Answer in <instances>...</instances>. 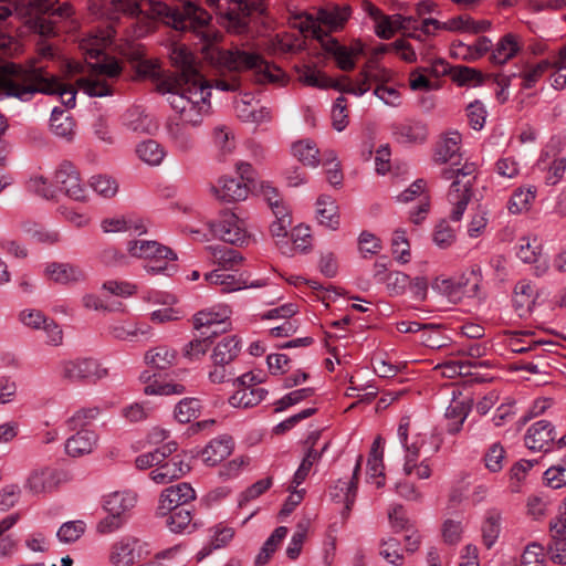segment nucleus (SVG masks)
Instances as JSON below:
<instances>
[{
	"instance_id": "obj_1",
	"label": "nucleus",
	"mask_w": 566,
	"mask_h": 566,
	"mask_svg": "<svg viewBox=\"0 0 566 566\" xmlns=\"http://www.w3.org/2000/svg\"><path fill=\"white\" fill-rule=\"evenodd\" d=\"M90 10L96 15L109 19H113L112 14L115 12L129 15L144 13L176 30L193 32L205 43L202 50L206 56L231 71L252 70L260 83H279L283 78L282 70L268 63L260 54L239 49L223 51L214 46L220 33L211 25V15L190 0L185 1L181 10L155 0H145L142 3L135 0H90Z\"/></svg>"
},
{
	"instance_id": "obj_2",
	"label": "nucleus",
	"mask_w": 566,
	"mask_h": 566,
	"mask_svg": "<svg viewBox=\"0 0 566 566\" xmlns=\"http://www.w3.org/2000/svg\"><path fill=\"white\" fill-rule=\"evenodd\" d=\"M170 60L177 72L163 84V91L185 124L199 126L210 114L211 87L199 72L198 63L188 48L175 44L170 49Z\"/></svg>"
},
{
	"instance_id": "obj_3",
	"label": "nucleus",
	"mask_w": 566,
	"mask_h": 566,
	"mask_svg": "<svg viewBox=\"0 0 566 566\" xmlns=\"http://www.w3.org/2000/svg\"><path fill=\"white\" fill-rule=\"evenodd\" d=\"M36 93L57 94L66 107L75 106L76 91L61 83L40 62H30L25 66L10 64L0 69V98L13 96L27 102Z\"/></svg>"
},
{
	"instance_id": "obj_4",
	"label": "nucleus",
	"mask_w": 566,
	"mask_h": 566,
	"mask_svg": "<svg viewBox=\"0 0 566 566\" xmlns=\"http://www.w3.org/2000/svg\"><path fill=\"white\" fill-rule=\"evenodd\" d=\"M115 34L116 30L107 28L80 41L90 73L78 78L77 84L90 96L104 97L113 94L112 83L119 76L122 67L115 59L104 55V50L112 43Z\"/></svg>"
},
{
	"instance_id": "obj_5",
	"label": "nucleus",
	"mask_w": 566,
	"mask_h": 566,
	"mask_svg": "<svg viewBox=\"0 0 566 566\" xmlns=\"http://www.w3.org/2000/svg\"><path fill=\"white\" fill-rule=\"evenodd\" d=\"M220 17L221 24L228 31L242 33L245 31L249 17L265 12L264 0H211Z\"/></svg>"
},
{
	"instance_id": "obj_6",
	"label": "nucleus",
	"mask_w": 566,
	"mask_h": 566,
	"mask_svg": "<svg viewBox=\"0 0 566 566\" xmlns=\"http://www.w3.org/2000/svg\"><path fill=\"white\" fill-rule=\"evenodd\" d=\"M474 172V164H464L461 168H444L442 170L443 179L453 180L448 192V200L453 206L450 218L455 222L462 219L471 200Z\"/></svg>"
},
{
	"instance_id": "obj_7",
	"label": "nucleus",
	"mask_w": 566,
	"mask_h": 566,
	"mask_svg": "<svg viewBox=\"0 0 566 566\" xmlns=\"http://www.w3.org/2000/svg\"><path fill=\"white\" fill-rule=\"evenodd\" d=\"M127 252L130 256L148 260L156 264H147L146 271L150 274L171 275L176 272L175 264L167 261H176L177 254L168 247L155 240H132L127 243Z\"/></svg>"
},
{
	"instance_id": "obj_8",
	"label": "nucleus",
	"mask_w": 566,
	"mask_h": 566,
	"mask_svg": "<svg viewBox=\"0 0 566 566\" xmlns=\"http://www.w3.org/2000/svg\"><path fill=\"white\" fill-rule=\"evenodd\" d=\"M349 14L350 9L346 6L326 4L319 8L315 15L305 14L302 17L300 29L303 33L322 40L327 32L343 28Z\"/></svg>"
},
{
	"instance_id": "obj_9",
	"label": "nucleus",
	"mask_w": 566,
	"mask_h": 566,
	"mask_svg": "<svg viewBox=\"0 0 566 566\" xmlns=\"http://www.w3.org/2000/svg\"><path fill=\"white\" fill-rule=\"evenodd\" d=\"M151 553L150 544L135 535L117 536L108 546L106 560L109 566H136Z\"/></svg>"
},
{
	"instance_id": "obj_10",
	"label": "nucleus",
	"mask_w": 566,
	"mask_h": 566,
	"mask_svg": "<svg viewBox=\"0 0 566 566\" xmlns=\"http://www.w3.org/2000/svg\"><path fill=\"white\" fill-rule=\"evenodd\" d=\"M61 379L76 384L91 382L96 384L108 377V368L93 357H75L61 360L56 367Z\"/></svg>"
},
{
	"instance_id": "obj_11",
	"label": "nucleus",
	"mask_w": 566,
	"mask_h": 566,
	"mask_svg": "<svg viewBox=\"0 0 566 566\" xmlns=\"http://www.w3.org/2000/svg\"><path fill=\"white\" fill-rule=\"evenodd\" d=\"M410 418L402 417L397 429V437L405 450L402 471L405 475H416L418 479L426 480L431 476L432 470L428 459L419 460L420 448L423 444L421 437H415L409 443Z\"/></svg>"
},
{
	"instance_id": "obj_12",
	"label": "nucleus",
	"mask_w": 566,
	"mask_h": 566,
	"mask_svg": "<svg viewBox=\"0 0 566 566\" xmlns=\"http://www.w3.org/2000/svg\"><path fill=\"white\" fill-rule=\"evenodd\" d=\"M263 379L253 373H247L238 377L233 386L234 392L229 397V403L233 408L248 409L258 406L268 396V390L256 387Z\"/></svg>"
},
{
	"instance_id": "obj_13",
	"label": "nucleus",
	"mask_w": 566,
	"mask_h": 566,
	"mask_svg": "<svg viewBox=\"0 0 566 566\" xmlns=\"http://www.w3.org/2000/svg\"><path fill=\"white\" fill-rule=\"evenodd\" d=\"M209 227L213 235L224 242L242 245L249 241L244 220L230 210L222 211Z\"/></svg>"
},
{
	"instance_id": "obj_14",
	"label": "nucleus",
	"mask_w": 566,
	"mask_h": 566,
	"mask_svg": "<svg viewBox=\"0 0 566 566\" xmlns=\"http://www.w3.org/2000/svg\"><path fill=\"white\" fill-rule=\"evenodd\" d=\"M61 483L60 472L50 465H38L29 471L23 490L34 496H44L54 492Z\"/></svg>"
},
{
	"instance_id": "obj_15",
	"label": "nucleus",
	"mask_w": 566,
	"mask_h": 566,
	"mask_svg": "<svg viewBox=\"0 0 566 566\" xmlns=\"http://www.w3.org/2000/svg\"><path fill=\"white\" fill-rule=\"evenodd\" d=\"M247 182L232 176H221L210 186L211 195L219 201L231 203L243 201L249 196Z\"/></svg>"
},
{
	"instance_id": "obj_16",
	"label": "nucleus",
	"mask_w": 566,
	"mask_h": 566,
	"mask_svg": "<svg viewBox=\"0 0 566 566\" xmlns=\"http://www.w3.org/2000/svg\"><path fill=\"white\" fill-rule=\"evenodd\" d=\"M196 493L189 483L182 482L165 489L159 497L158 515H167L172 510L195 500Z\"/></svg>"
},
{
	"instance_id": "obj_17",
	"label": "nucleus",
	"mask_w": 566,
	"mask_h": 566,
	"mask_svg": "<svg viewBox=\"0 0 566 566\" xmlns=\"http://www.w3.org/2000/svg\"><path fill=\"white\" fill-rule=\"evenodd\" d=\"M392 139L405 146L419 145L428 138V127L419 120H403L390 126Z\"/></svg>"
},
{
	"instance_id": "obj_18",
	"label": "nucleus",
	"mask_w": 566,
	"mask_h": 566,
	"mask_svg": "<svg viewBox=\"0 0 566 566\" xmlns=\"http://www.w3.org/2000/svg\"><path fill=\"white\" fill-rule=\"evenodd\" d=\"M48 281L59 285H73L84 281V271L76 264L69 262H49L43 269Z\"/></svg>"
},
{
	"instance_id": "obj_19",
	"label": "nucleus",
	"mask_w": 566,
	"mask_h": 566,
	"mask_svg": "<svg viewBox=\"0 0 566 566\" xmlns=\"http://www.w3.org/2000/svg\"><path fill=\"white\" fill-rule=\"evenodd\" d=\"M55 181L67 197L77 201L85 199L86 192L81 182L80 174L72 163L64 161L59 166L55 172Z\"/></svg>"
},
{
	"instance_id": "obj_20",
	"label": "nucleus",
	"mask_w": 566,
	"mask_h": 566,
	"mask_svg": "<svg viewBox=\"0 0 566 566\" xmlns=\"http://www.w3.org/2000/svg\"><path fill=\"white\" fill-rule=\"evenodd\" d=\"M369 15L374 22V29L377 36L386 40L392 38L397 31L403 32V29L407 28V23L411 21V17H405L401 14H384L376 7H370Z\"/></svg>"
},
{
	"instance_id": "obj_21",
	"label": "nucleus",
	"mask_w": 566,
	"mask_h": 566,
	"mask_svg": "<svg viewBox=\"0 0 566 566\" xmlns=\"http://www.w3.org/2000/svg\"><path fill=\"white\" fill-rule=\"evenodd\" d=\"M101 229L104 233H123L129 232L134 234L147 233L148 227L146 221L134 214H117L104 218L101 221Z\"/></svg>"
},
{
	"instance_id": "obj_22",
	"label": "nucleus",
	"mask_w": 566,
	"mask_h": 566,
	"mask_svg": "<svg viewBox=\"0 0 566 566\" xmlns=\"http://www.w3.org/2000/svg\"><path fill=\"white\" fill-rule=\"evenodd\" d=\"M324 45L326 52L334 57L338 67L343 71L353 70L357 59L364 54V44L359 41H355L349 46H346L334 39H329Z\"/></svg>"
},
{
	"instance_id": "obj_23",
	"label": "nucleus",
	"mask_w": 566,
	"mask_h": 566,
	"mask_svg": "<svg viewBox=\"0 0 566 566\" xmlns=\"http://www.w3.org/2000/svg\"><path fill=\"white\" fill-rule=\"evenodd\" d=\"M555 436L554 426L547 420H539L527 429L524 443L530 450L547 452L555 441Z\"/></svg>"
},
{
	"instance_id": "obj_24",
	"label": "nucleus",
	"mask_w": 566,
	"mask_h": 566,
	"mask_svg": "<svg viewBox=\"0 0 566 566\" xmlns=\"http://www.w3.org/2000/svg\"><path fill=\"white\" fill-rule=\"evenodd\" d=\"M230 270L216 269L205 274V280L210 285L221 286L222 292H234L248 287H262L266 284L264 280L253 281L248 283L247 281L238 277L234 273H230Z\"/></svg>"
},
{
	"instance_id": "obj_25",
	"label": "nucleus",
	"mask_w": 566,
	"mask_h": 566,
	"mask_svg": "<svg viewBox=\"0 0 566 566\" xmlns=\"http://www.w3.org/2000/svg\"><path fill=\"white\" fill-rule=\"evenodd\" d=\"M516 254L524 263L534 264L535 275L543 276L548 272L549 263L543 258L542 245L536 239L522 238L517 245Z\"/></svg>"
},
{
	"instance_id": "obj_26",
	"label": "nucleus",
	"mask_w": 566,
	"mask_h": 566,
	"mask_svg": "<svg viewBox=\"0 0 566 566\" xmlns=\"http://www.w3.org/2000/svg\"><path fill=\"white\" fill-rule=\"evenodd\" d=\"M190 471V465L180 455L165 459L150 472V479L157 484H168Z\"/></svg>"
},
{
	"instance_id": "obj_27",
	"label": "nucleus",
	"mask_w": 566,
	"mask_h": 566,
	"mask_svg": "<svg viewBox=\"0 0 566 566\" xmlns=\"http://www.w3.org/2000/svg\"><path fill=\"white\" fill-rule=\"evenodd\" d=\"M523 45L524 41L521 34L514 32L504 34L499 39L492 50V63L499 65L505 64L522 51Z\"/></svg>"
},
{
	"instance_id": "obj_28",
	"label": "nucleus",
	"mask_w": 566,
	"mask_h": 566,
	"mask_svg": "<svg viewBox=\"0 0 566 566\" xmlns=\"http://www.w3.org/2000/svg\"><path fill=\"white\" fill-rule=\"evenodd\" d=\"M212 145L216 158L220 163L229 161L235 154L237 142L234 132L230 126L217 125L212 129Z\"/></svg>"
},
{
	"instance_id": "obj_29",
	"label": "nucleus",
	"mask_w": 566,
	"mask_h": 566,
	"mask_svg": "<svg viewBox=\"0 0 566 566\" xmlns=\"http://www.w3.org/2000/svg\"><path fill=\"white\" fill-rule=\"evenodd\" d=\"M231 310L227 305H217L207 310L199 311L193 316V326L196 329L212 328L222 326L220 331H226ZM219 329H213L212 334H217Z\"/></svg>"
},
{
	"instance_id": "obj_30",
	"label": "nucleus",
	"mask_w": 566,
	"mask_h": 566,
	"mask_svg": "<svg viewBox=\"0 0 566 566\" xmlns=\"http://www.w3.org/2000/svg\"><path fill=\"white\" fill-rule=\"evenodd\" d=\"M98 434L94 430L81 429L65 441V452L70 457L78 458L90 454L97 446Z\"/></svg>"
},
{
	"instance_id": "obj_31",
	"label": "nucleus",
	"mask_w": 566,
	"mask_h": 566,
	"mask_svg": "<svg viewBox=\"0 0 566 566\" xmlns=\"http://www.w3.org/2000/svg\"><path fill=\"white\" fill-rule=\"evenodd\" d=\"M108 332L119 340H134L139 337L148 339L153 336V328L149 325L133 321H114L109 324Z\"/></svg>"
},
{
	"instance_id": "obj_32",
	"label": "nucleus",
	"mask_w": 566,
	"mask_h": 566,
	"mask_svg": "<svg viewBox=\"0 0 566 566\" xmlns=\"http://www.w3.org/2000/svg\"><path fill=\"white\" fill-rule=\"evenodd\" d=\"M538 296L536 286L526 280L516 283L513 306L520 317H526L533 311Z\"/></svg>"
},
{
	"instance_id": "obj_33",
	"label": "nucleus",
	"mask_w": 566,
	"mask_h": 566,
	"mask_svg": "<svg viewBox=\"0 0 566 566\" xmlns=\"http://www.w3.org/2000/svg\"><path fill=\"white\" fill-rule=\"evenodd\" d=\"M233 450L232 438L223 434L212 439L200 452L203 463L214 467L228 458Z\"/></svg>"
},
{
	"instance_id": "obj_34",
	"label": "nucleus",
	"mask_w": 566,
	"mask_h": 566,
	"mask_svg": "<svg viewBox=\"0 0 566 566\" xmlns=\"http://www.w3.org/2000/svg\"><path fill=\"white\" fill-rule=\"evenodd\" d=\"M137 502V495L129 490L114 491L103 497V507L108 514L124 517Z\"/></svg>"
},
{
	"instance_id": "obj_35",
	"label": "nucleus",
	"mask_w": 566,
	"mask_h": 566,
	"mask_svg": "<svg viewBox=\"0 0 566 566\" xmlns=\"http://www.w3.org/2000/svg\"><path fill=\"white\" fill-rule=\"evenodd\" d=\"M384 441L380 437H377L373 442L367 460L368 482L375 484L377 488L384 486Z\"/></svg>"
},
{
	"instance_id": "obj_36",
	"label": "nucleus",
	"mask_w": 566,
	"mask_h": 566,
	"mask_svg": "<svg viewBox=\"0 0 566 566\" xmlns=\"http://www.w3.org/2000/svg\"><path fill=\"white\" fill-rule=\"evenodd\" d=\"M462 136L457 130L442 135L437 143L433 159L438 164H446L452 160L460 151Z\"/></svg>"
},
{
	"instance_id": "obj_37",
	"label": "nucleus",
	"mask_w": 566,
	"mask_h": 566,
	"mask_svg": "<svg viewBox=\"0 0 566 566\" xmlns=\"http://www.w3.org/2000/svg\"><path fill=\"white\" fill-rule=\"evenodd\" d=\"M316 219L321 226L331 230L339 228V213L336 200L327 195H322L316 201Z\"/></svg>"
},
{
	"instance_id": "obj_38",
	"label": "nucleus",
	"mask_w": 566,
	"mask_h": 566,
	"mask_svg": "<svg viewBox=\"0 0 566 566\" xmlns=\"http://www.w3.org/2000/svg\"><path fill=\"white\" fill-rule=\"evenodd\" d=\"M50 129L54 136L67 143L75 137V123L73 117L63 109L54 107L50 118Z\"/></svg>"
},
{
	"instance_id": "obj_39",
	"label": "nucleus",
	"mask_w": 566,
	"mask_h": 566,
	"mask_svg": "<svg viewBox=\"0 0 566 566\" xmlns=\"http://www.w3.org/2000/svg\"><path fill=\"white\" fill-rule=\"evenodd\" d=\"M467 284L468 279L462 275L454 277H437L431 286L433 291L455 303L462 298Z\"/></svg>"
},
{
	"instance_id": "obj_40",
	"label": "nucleus",
	"mask_w": 566,
	"mask_h": 566,
	"mask_svg": "<svg viewBox=\"0 0 566 566\" xmlns=\"http://www.w3.org/2000/svg\"><path fill=\"white\" fill-rule=\"evenodd\" d=\"M139 379L145 384L144 392L149 396H171L186 392V387L182 384L163 380L151 381V375L147 370L140 374Z\"/></svg>"
},
{
	"instance_id": "obj_41",
	"label": "nucleus",
	"mask_w": 566,
	"mask_h": 566,
	"mask_svg": "<svg viewBox=\"0 0 566 566\" xmlns=\"http://www.w3.org/2000/svg\"><path fill=\"white\" fill-rule=\"evenodd\" d=\"M206 250L212 258V262L218 265L217 269L235 270L243 261L242 255L237 250L224 245H209Z\"/></svg>"
},
{
	"instance_id": "obj_42",
	"label": "nucleus",
	"mask_w": 566,
	"mask_h": 566,
	"mask_svg": "<svg viewBox=\"0 0 566 566\" xmlns=\"http://www.w3.org/2000/svg\"><path fill=\"white\" fill-rule=\"evenodd\" d=\"M241 350V342L237 336H226L214 346L211 359L213 364L230 365Z\"/></svg>"
},
{
	"instance_id": "obj_43",
	"label": "nucleus",
	"mask_w": 566,
	"mask_h": 566,
	"mask_svg": "<svg viewBox=\"0 0 566 566\" xmlns=\"http://www.w3.org/2000/svg\"><path fill=\"white\" fill-rule=\"evenodd\" d=\"M374 276L377 282L385 284L387 293L390 296L402 295L410 284L409 275L400 271H377Z\"/></svg>"
},
{
	"instance_id": "obj_44",
	"label": "nucleus",
	"mask_w": 566,
	"mask_h": 566,
	"mask_svg": "<svg viewBox=\"0 0 566 566\" xmlns=\"http://www.w3.org/2000/svg\"><path fill=\"white\" fill-rule=\"evenodd\" d=\"M177 450V443L175 441H167L165 444L156 448L154 451L145 452L139 454L135 459V464L140 470L149 468H157L160 462L169 458Z\"/></svg>"
},
{
	"instance_id": "obj_45",
	"label": "nucleus",
	"mask_w": 566,
	"mask_h": 566,
	"mask_svg": "<svg viewBox=\"0 0 566 566\" xmlns=\"http://www.w3.org/2000/svg\"><path fill=\"white\" fill-rule=\"evenodd\" d=\"M291 153L304 166L316 168L321 164L318 147L311 139H301L293 143Z\"/></svg>"
},
{
	"instance_id": "obj_46",
	"label": "nucleus",
	"mask_w": 566,
	"mask_h": 566,
	"mask_svg": "<svg viewBox=\"0 0 566 566\" xmlns=\"http://www.w3.org/2000/svg\"><path fill=\"white\" fill-rule=\"evenodd\" d=\"M177 360V352L166 345H158L145 353L144 361L146 365L156 369H167Z\"/></svg>"
},
{
	"instance_id": "obj_47",
	"label": "nucleus",
	"mask_w": 566,
	"mask_h": 566,
	"mask_svg": "<svg viewBox=\"0 0 566 566\" xmlns=\"http://www.w3.org/2000/svg\"><path fill=\"white\" fill-rule=\"evenodd\" d=\"M536 192L537 190L534 186L515 189L506 205L509 212L511 214H520L528 211L536 198Z\"/></svg>"
},
{
	"instance_id": "obj_48",
	"label": "nucleus",
	"mask_w": 566,
	"mask_h": 566,
	"mask_svg": "<svg viewBox=\"0 0 566 566\" xmlns=\"http://www.w3.org/2000/svg\"><path fill=\"white\" fill-rule=\"evenodd\" d=\"M356 493V481L347 479H339L336 481L329 491L331 499L337 503H343L346 512H349L354 505Z\"/></svg>"
},
{
	"instance_id": "obj_49",
	"label": "nucleus",
	"mask_w": 566,
	"mask_h": 566,
	"mask_svg": "<svg viewBox=\"0 0 566 566\" xmlns=\"http://www.w3.org/2000/svg\"><path fill=\"white\" fill-rule=\"evenodd\" d=\"M137 157L148 166H159L166 157L165 148L154 139L140 142L136 146Z\"/></svg>"
},
{
	"instance_id": "obj_50",
	"label": "nucleus",
	"mask_w": 566,
	"mask_h": 566,
	"mask_svg": "<svg viewBox=\"0 0 566 566\" xmlns=\"http://www.w3.org/2000/svg\"><path fill=\"white\" fill-rule=\"evenodd\" d=\"M165 516V524L171 533H191L196 527V525L191 523L192 513L188 509L181 507L172 510Z\"/></svg>"
},
{
	"instance_id": "obj_51",
	"label": "nucleus",
	"mask_w": 566,
	"mask_h": 566,
	"mask_svg": "<svg viewBox=\"0 0 566 566\" xmlns=\"http://www.w3.org/2000/svg\"><path fill=\"white\" fill-rule=\"evenodd\" d=\"M168 136L172 147L179 153H188L195 146V140L189 130L180 123H174L168 127Z\"/></svg>"
},
{
	"instance_id": "obj_52",
	"label": "nucleus",
	"mask_w": 566,
	"mask_h": 566,
	"mask_svg": "<svg viewBox=\"0 0 566 566\" xmlns=\"http://www.w3.org/2000/svg\"><path fill=\"white\" fill-rule=\"evenodd\" d=\"M328 444L325 443L321 451L315 450L314 448H310L303 458L300 467L294 473L291 485L294 489H297L307 478L308 473L312 470V467L319 461L323 452L327 449Z\"/></svg>"
},
{
	"instance_id": "obj_53",
	"label": "nucleus",
	"mask_w": 566,
	"mask_h": 566,
	"mask_svg": "<svg viewBox=\"0 0 566 566\" xmlns=\"http://www.w3.org/2000/svg\"><path fill=\"white\" fill-rule=\"evenodd\" d=\"M126 126L133 132L150 134L155 128L153 118L142 108H130L125 116Z\"/></svg>"
},
{
	"instance_id": "obj_54",
	"label": "nucleus",
	"mask_w": 566,
	"mask_h": 566,
	"mask_svg": "<svg viewBox=\"0 0 566 566\" xmlns=\"http://www.w3.org/2000/svg\"><path fill=\"white\" fill-rule=\"evenodd\" d=\"M552 67V62L547 59L541 60L536 64L527 65L518 76L522 80L523 88H532L534 87L538 81L544 76V74L549 71Z\"/></svg>"
},
{
	"instance_id": "obj_55",
	"label": "nucleus",
	"mask_w": 566,
	"mask_h": 566,
	"mask_svg": "<svg viewBox=\"0 0 566 566\" xmlns=\"http://www.w3.org/2000/svg\"><path fill=\"white\" fill-rule=\"evenodd\" d=\"M394 54L406 63H416L418 57L427 59L424 49H416L405 36L394 41Z\"/></svg>"
},
{
	"instance_id": "obj_56",
	"label": "nucleus",
	"mask_w": 566,
	"mask_h": 566,
	"mask_svg": "<svg viewBox=\"0 0 566 566\" xmlns=\"http://www.w3.org/2000/svg\"><path fill=\"white\" fill-rule=\"evenodd\" d=\"M102 413V409L98 406L83 407L76 410L67 420L66 424L69 429L76 430L84 428L94 420H96Z\"/></svg>"
},
{
	"instance_id": "obj_57",
	"label": "nucleus",
	"mask_w": 566,
	"mask_h": 566,
	"mask_svg": "<svg viewBox=\"0 0 566 566\" xmlns=\"http://www.w3.org/2000/svg\"><path fill=\"white\" fill-rule=\"evenodd\" d=\"M274 221L270 226L272 237L277 239H285L292 224V217L287 207H276L272 212Z\"/></svg>"
},
{
	"instance_id": "obj_58",
	"label": "nucleus",
	"mask_w": 566,
	"mask_h": 566,
	"mask_svg": "<svg viewBox=\"0 0 566 566\" xmlns=\"http://www.w3.org/2000/svg\"><path fill=\"white\" fill-rule=\"evenodd\" d=\"M200 401L196 398H184L175 407L174 416L180 423H188L200 413Z\"/></svg>"
},
{
	"instance_id": "obj_59",
	"label": "nucleus",
	"mask_w": 566,
	"mask_h": 566,
	"mask_svg": "<svg viewBox=\"0 0 566 566\" xmlns=\"http://www.w3.org/2000/svg\"><path fill=\"white\" fill-rule=\"evenodd\" d=\"M287 535V527L279 526L274 530L271 536L264 543L261 552L256 556L255 564L258 566L264 565L270 559L271 555L275 552L280 543Z\"/></svg>"
},
{
	"instance_id": "obj_60",
	"label": "nucleus",
	"mask_w": 566,
	"mask_h": 566,
	"mask_svg": "<svg viewBox=\"0 0 566 566\" xmlns=\"http://www.w3.org/2000/svg\"><path fill=\"white\" fill-rule=\"evenodd\" d=\"M298 80L305 85L318 87V88H328L334 87L335 83L326 77L322 72L311 66H303L298 70Z\"/></svg>"
},
{
	"instance_id": "obj_61",
	"label": "nucleus",
	"mask_w": 566,
	"mask_h": 566,
	"mask_svg": "<svg viewBox=\"0 0 566 566\" xmlns=\"http://www.w3.org/2000/svg\"><path fill=\"white\" fill-rule=\"evenodd\" d=\"M546 486L558 490L566 486V457L549 467L543 474Z\"/></svg>"
},
{
	"instance_id": "obj_62",
	"label": "nucleus",
	"mask_w": 566,
	"mask_h": 566,
	"mask_svg": "<svg viewBox=\"0 0 566 566\" xmlns=\"http://www.w3.org/2000/svg\"><path fill=\"white\" fill-rule=\"evenodd\" d=\"M86 530V524L82 520L69 521L63 523L56 532L61 543L70 544L76 542Z\"/></svg>"
},
{
	"instance_id": "obj_63",
	"label": "nucleus",
	"mask_w": 566,
	"mask_h": 566,
	"mask_svg": "<svg viewBox=\"0 0 566 566\" xmlns=\"http://www.w3.org/2000/svg\"><path fill=\"white\" fill-rule=\"evenodd\" d=\"M501 532V516L497 512L488 513L482 525V537L488 548L496 542Z\"/></svg>"
},
{
	"instance_id": "obj_64",
	"label": "nucleus",
	"mask_w": 566,
	"mask_h": 566,
	"mask_svg": "<svg viewBox=\"0 0 566 566\" xmlns=\"http://www.w3.org/2000/svg\"><path fill=\"white\" fill-rule=\"evenodd\" d=\"M379 555L389 564L401 566L403 563V555L398 539L389 537L382 539L379 547Z\"/></svg>"
}]
</instances>
